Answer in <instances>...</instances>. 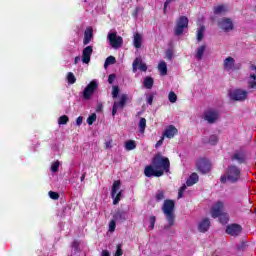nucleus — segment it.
<instances>
[{
    "label": "nucleus",
    "mask_w": 256,
    "mask_h": 256,
    "mask_svg": "<svg viewBox=\"0 0 256 256\" xmlns=\"http://www.w3.org/2000/svg\"><path fill=\"white\" fill-rule=\"evenodd\" d=\"M171 162L169 158L156 154L152 159V166L148 165L144 169L145 177H163L164 173H169Z\"/></svg>",
    "instance_id": "1"
},
{
    "label": "nucleus",
    "mask_w": 256,
    "mask_h": 256,
    "mask_svg": "<svg viewBox=\"0 0 256 256\" xmlns=\"http://www.w3.org/2000/svg\"><path fill=\"white\" fill-rule=\"evenodd\" d=\"M241 181V168L235 164L227 166L224 174L220 176V183L222 185H237Z\"/></svg>",
    "instance_id": "2"
},
{
    "label": "nucleus",
    "mask_w": 256,
    "mask_h": 256,
    "mask_svg": "<svg viewBox=\"0 0 256 256\" xmlns=\"http://www.w3.org/2000/svg\"><path fill=\"white\" fill-rule=\"evenodd\" d=\"M162 213L166 217L167 225L164 226L165 231H169L175 225V200L166 199L162 205Z\"/></svg>",
    "instance_id": "3"
},
{
    "label": "nucleus",
    "mask_w": 256,
    "mask_h": 256,
    "mask_svg": "<svg viewBox=\"0 0 256 256\" xmlns=\"http://www.w3.org/2000/svg\"><path fill=\"white\" fill-rule=\"evenodd\" d=\"M121 189V180H115L112 185L111 197L113 199V205H119V201H121L122 191ZM118 191V192H117Z\"/></svg>",
    "instance_id": "4"
},
{
    "label": "nucleus",
    "mask_w": 256,
    "mask_h": 256,
    "mask_svg": "<svg viewBox=\"0 0 256 256\" xmlns=\"http://www.w3.org/2000/svg\"><path fill=\"white\" fill-rule=\"evenodd\" d=\"M189 27V19L186 16H180L176 22L174 33L177 37L183 35V31Z\"/></svg>",
    "instance_id": "5"
},
{
    "label": "nucleus",
    "mask_w": 256,
    "mask_h": 256,
    "mask_svg": "<svg viewBox=\"0 0 256 256\" xmlns=\"http://www.w3.org/2000/svg\"><path fill=\"white\" fill-rule=\"evenodd\" d=\"M127 101H129V95L127 94H122L120 96V101H114L113 106H112V116L115 117L117 115V111L121 109H125V106L127 105Z\"/></svg>",
    "instance_id": "6"
},
{
    "label": "nucleus",
    "mask_w": 256,
    "mask_h": 256,
    "mask_svg": "<svg viewBox=\"0 0 256 256\" xmlns=\"http://www.w3.org/2000/svg\"><path fill=\"white\" fill-rule=\"evenodd\" d=\"M225 233L230 235V237H239L243 233V226L237 223L229 224L226 226Z\"/></svg>",
    "instance_id": "7"
},
{
    "label": "nucleus",
    "mask_w": 256,
    "mask_h": 256,
    "mask_svg": "<svg viewBox=\"0 0 256 256\" xmlns=\"http://www.w3.org/2000/svg\"><path fill=\"white\" fill-rule=\"evenodd\" d=\"M97 87H99V84H97V81L92 80L83 91V99L86 101L91 99L93 97V93L97 90Z\"/></svg>",
    "instance_id": "8"
},
{
    "label": "nucleus",
    "mask_w": 256,
    "mask_h": 256,
    "mask_svg": "<svg viewBox=\"0 0 256 256\" xmlns=\"http://www.w3.org/2000/svg\"><path fill=\"white\" fill-rule=\"evenodd\" d=\"M108 40L110 42L111 47H113V49H119V47L123 45V37L118 36L117 32H112L108 34Z\"/></svg>",
    "instance_id": "9"
},
{
    "label": "nucleus",
    "mask_w": 256,
    "mask_h": 256,
    "mask_svg": "<svg viewBox=\"0 0 256 256\" xmlns=\"http://www.w3.org/2000/svg\"><path fill=\"white\" fill-rule=\"evenodd\" d=\"M197 170L205 175L206 173H209L211 171V162L205 158H201L196 163Z\"/></svg>",
    "instance_id": "10"
},
{
    "label": "nucleus",
    "mask_w": 256,
    "mask_h": 256,
    "mask_svg": "<svg viewBox=\"0 0 256 256\" xmlns=\"http://www.w3.org/2000/svg\"><path fill=\"white\" fill-rule=\"evenodd\" d=\"M229 95L232 101H245V99H247L248 92L246 90L236 89L230 92Z\"/></svg>",
    "instance_id": "11"
},
{
    "label": "nucleus",
    "mask_w": 256,
    "mask_h": 256,
    "mask_svg": "<svg viewBox=\"0 0 256 256\" xmlns=\"http://www.w3.org/2000/svg\"><path fill=\"white\" fill-rule=\"evenodd\" d=\"M218 26L220 27V29H222V31H233V29H235V26L233 25V20H231L230 18H222L218 21Z\"/></svg>",
    "instance_id": "12"
},
{
    "label": "nucleus",
    "mask_w": 256,
    "mask_h": 256,
    "mask_svg": "<svg viewBox=\"0 0 256 256\" xmlns=\"http://www.w3.org/2000/svg\"><path fill=\"white\" fill-rule=\"evenodd\" d=\"M204 119L207 121V123L213 125V123H216L217 119H219V111L213 109L208 110L204 114Z\"/></svg>",
    "instance_id": "13"
},
{
    "label": "nucleus",
    "mask_w": 256,
    "mask_h": 256,
    "mask_svg": "<svg viewBox=\"0 0 256 256\" xmlns=\"http://www.w3.org/2000/svg\"><path fill=\"white\" fill-rule=\"evenodd\" d=\"M225 207V204L223 203V201H218L214 207L211 208V217H213V219H217V217L221 216L224 212H223V208Z\"/></svg>",
    "instance_id": "14"
},
{
    "label": "nucleus",
    "mask_w": 256,
    "mask_h": 256,
    "mask_svg": "<svg viewBox=\"0 0 256 256\" xmlns=\"http://www.w3.org/2000/svg\"><path fill=\"white\" fill-rule=\"evenodd\" d=\"M230 159L231 161H237L238 165H243L247 161V156L243 151H236L231 155Z\"/></svg>",
    "instance_id": "15"
},
{
    "label": "nucleus",
    "mask_w": 256,
    "mask_h": 256,
    "mask_svg": "<svg viewBox=\"0 0 256 256\" xmlns=\"http://www.w3.org/2000/svg\"><path fill=\"white\" fill-rule=\"evenodd\" d=\"M91 55H93V46H87L82 51V62L88 65L91 63Z\"/></svg>",
    "instance_id": "16"
},
{
    "label": "nucleus",
    "mask_w": 256,
    "mask_h": 256,
    "mask_svg": "<svg viewBox=\"0 0 256 256\" xmlns=\"http://www.w3.org/2000/svg\"><path fill=\"white\" fill-rule=\"evenodd\" d=\"M211 227V220L209 218H204L198 225V230L200 233H207Z\"/></svg>",
    "instance_id": "17"
},
{
    "label": "nucleus",
    "mask_w": 256,
    "mask_h": 256,
    "mask_svg": "<svg viewBox=\"0 0 256 256\" xmlns=\"http://www.w3.org/2000/svg\"><path fill=\"white\" fill-rule=\"evenodd\" d=\"M224 69L226 71H233L235 70V58L228 56L225 60H224Z\"/></svg>",
    "instance_id": "18"
},
{
    "label": "nucleus",
    "mask_w": 256,
    "mask_h": 256,
    "mask_svg": "<svg viewBox=\"0 0 256 256\" xmlns=\"http://www.w3.org/2000/svg\"><path fill=\"white\" fill-rule=\"evenodd\" d=\"M179 133V130L176 129L175 126L170 125L166 130L164 131V137H167V139H173L175 135Z\"/></svg>",
    "instance_id": "19"
},
{
    "label": "nucleus",
    "mask_w": 256,
    "mask_h": 256,
    "mask_svg": "<svg viewBox=\"0 0 256 256\" xmlns=\"http://www.w3.org/2000/svg\"><path fill=\"white\" fill-rule=\"evenodd\" d=\"M92 39H93V28L88 27L84 31L83 45H89V43H91Z\"/></svg>",
    "instance_id": "20"
},
{
    "label": "nucleus",
    "mask_w": 256,
    "mask_h": 256,
    "mask_svg": "<svg viewBox=\"0 0 256 256\" xmlns=\"http://www.w3.org/2000/svg\"><path fill=\"white\" fill-rule=\"evenodd\" d=\"M198 182H199V175H197V173L194 172L187 179L186 185L187 187H193V185H195Z\"/></svg>",
    "instance_id": "21"
},
{
    "label": "nucleus",
    "mask_w": 256,
    "mask_h": 256,
    "mask_svg": "<svg viewBox=\"0 0 256 256\" xmlns=\"http://www.w3.org/2000/svg\"><path fill=\"white\" fill-rule=\"evenodd\" d=\"M113 219L115 221H120V223H123L124 221H127V212L118 211L114 214Z\"/></svg>",
    "instance_id": "22"
},
{
    "label": "nucleus",
    "mask_w": 256,
    "mask_h": 256,
    "mask_svg": "<svg viewBox=\"0 0 256 256\" xmlns=\"http://www.w3.org/2000/svg\"><path fill=\"white\" fill-rule=\"evenodd\" d=\"M206 49H207L206 45H201L200 47L197 48L195 57L198 61H201V59H203V55Z\"/></svg>",
    "instance_id": "23"
},
{
    "label": "nucleus",
    "mask_w": 256,
    "mask_h": 256,
    "mask_svg": "<svg viewBox=\"0 0 256 256\" xmlns=\"http://www.w3.org/2000/svg\"><path fill=\"white\" fill-rule=\"evenodd\" d=\"M142 43H143V38L141 37V34L136 33L134 35V47L136 49H141Z\"/></svg>",
    "instance_id": "24"
},
{
    "label": "nucleus",
    "mask_w": 256,
    "mask_h": 256,
    "mask_svg": "<svg viewBox=\"0 0 256 256\" xmlns=\"http://www.w3.org/2000/svg\"><path fill=\"white\" fill-rule=\"evenodd\" d=\"M155 83V80H153V77L147 76L144 78V87L145 89H153V84Z\"/></svg>",
    "instance_id": "25"
},
{
    "label": "nucleus",
    "mask_w": 256,
    "mask_h": 256,
    "mask_svg": "<svg viewBox=\"0 0 256 256\" xmlns=\"http://www.w3.org/2000/svg\"><path fill=\"white\" fill-rule=\"evenodd\" d=\"M126 151H133V149H137V143L134 140H128L125 142Z\"/></svg>",
    "instance_id": "26"
},
{
    "label": "nucleus",
    "mask_w": 256,
    "mask_h": 256,
    "mask_svg": "<svg viewBox=\"0 0 256 256\" xmlns=\"http://www.w3.org/2000/svg\"><path fill=\"white\" fill-rule=\"evenodd\" d=\"M158 70L160 71V75H167V63L165 61L160 62L158 64Z\"/></svg>",
    "instance_id": "27"
},
{
    "label": "nucleus",
    "mask_w": 256,
    "mask_h": 256,
    "mask_svg": "<svg viewBox=\"0 0 256 256\" xmlns=\"http://www.w3.org/2000/svg\"><path fill=\"white\" fill-rule=\"evenodd\" d=\"M227 11V8L225 5H218L214 7V15H221V13H225Z\"/></svg>",
    "instance_id": "28"
},
{
    "label": "nucleus",
    "mask_w": 256,
    "mask_h": 256,
    "mask_svg": "<svg viewBox=\"0 0 256 256\" xmlns=\"http://www.w3.org/2000/svg\"><path fill=\"white\" fill-rule=\"evenodd\" d=\"M155 199L157 203H159L160 201H163L165 199V190H157L155 194Z\"/></svg>",
    "instance_id": "29"
},
{
    "label": "nucleus",
    "mask_w": 256,
    "mask_h": 256,
    "mask_svg": "<svg viewBox=\"0 0 256 256\" xmlns=\"http://www.w3.org/2000/svg\"><path fill=\"white\" fill-rule=\"evenodd\" d=\"M115 63H117L115 56H109L105 60L104 67H105V69H107L108 65H115Z\"/></svg>",
    "instance_id": "30"
},
{
    "label": "nucleus",
    "mask_w": 256,
    "mask_h": 256,
    "mask_svg": "<svg viewBox=\"0 0 256 256\" xmlns=\"http://www.w3.org/2000/svg\"><path fill=\"white\" fill-rule=\"evenodd\" d=\"M218 217H219V221H220V223H222V225H227L229 223V214L222 213Z\"/></svg>",
    "instance_id": "31"
},
{
    "label": "nucleus",
    "mask_w": 256,
    "mask_h": 256,
    "mask_svg": "<svg viewBox=\"0 0 256 256\" xmlns=\"http://www.w3.org/2000/svg\"><path fill=\"white\" fill-rule=\"evenodd\" d=\"M147 127V119L140 118L139 131L140 133H145V128Z\"/></svg>",
    "instance_id": "32"
},
{
    "label": "nucleus",
    "mask_w": 256,
    "mask_h": 256,
    "mask_svg": "<svg viewBox=\"0 0 256 256\" xmlns=\"http://www.w3.org/2000/svg\"><path fill=\"white\" fill-rule=\"evenodd\" d=\"M205 33V26H200V28L197 31V41H203Z\"/></svg>",
    "instance_id": "33"
},
{
    "label": "nucleus",
    "mask_w": 256,
    "mask_h": 256,
    "mask_svg": "<svg viewBox=\"0 0 256 256\" xmlns=\"http://www.w3.org/2000/svg\"><path fill=\"white\" fill-rule=\"evenodd\" d=\"M67 81L70 85H74L77 82V78H75V74L73 72H68Z\"/></svg>",
    "instance_id": "34"
},
{
    "label": "nucleus",
    "mask_w": 256,
    "mask_h": 256,
    "mask_svg": "<svg viewBox=\"0 0 256 256\" xmlns=\"http://www.w3.org/2000/svg\"><path fill=\"white\" fill-rule=\"evenodd\" d=\"M67 123H69V116L63 115L59 117L58 125H67Z\"/></svg>",
    "instance_id": "35"
},
{
    "label": "nucleus",
    "mask_w": 256,
    "mask_h": 256,
    "mask_svg": "<svg viewBox=\"0 0 256 256\" xmlns=\"http://www.w3.org/2000/svg\"><path fill=\"white\" fill-rule=\"evenodd\" d=\"M139 63H141V58H135L132 64L133 73H137V67H139Z\"/></svg>",
    "instance_id": "36"
},
{
    "label": "nucleus",
    "mask_w": 256,
    "mask_h": 256,
    "mask_svg": "<svg viewBox=\"0 0 256 256\" xmlns=\"http://www.w3.org/2000/svg\"><path fill=\"white\" fill-rule=\"evenodd\" d=\"M208 143L210 145H217V143H219V137H217V135H211L208 140Z\"/></svg>",
    "instance_id": "37"
},
{
    "label": "nucleus",
    "mask_w": 256,
    "mask_h": 256,
    "mask_svg": "<svg viewBox=\"0 0 256 256\" xmlns=\"http://www.w3.org/2000/svg\"><path fill=\"white\" fill-rule=\"evenodd\" d=\"M168 101H170V103H177V94L171 91L168 95Z\"/></svg>",
    "instance_id": "38"
},
{
    "label": "nucleus",
    "mask_w": 256,
    "mask_h": 256,
    "mask_svg": "<svg viewBox=\"0 0 256 256\" xmlns=\"http://www.w3.org/2000/svg\"><path fill=\"white\" fill-rule=\"evenodd\" d=\"M97 121V114L93 113L87 118L88 125H93V123Z\"/></svg>",
    "instance_id": "39"
},
{
    "label": "nucleus",
    "mask_w": 256,
    "mask_h": 256,
    "mask_svg": "<svg viewBox=\"0 0 256 256\" xmlns=\"http://www.w3.org/2000/svg\"><path fill=\"white\" fill-rule=\"evenodd\" d=\"M119 97V86H113L112 88V98L117 99Z\"/></svg>",
    "instance_id": "40"
},
{
    "label": "nucleus",
    "mask_w": 256,
    "mask_h": 256,
    "mask_svg": "<svg viewBox=\"0 0 256 256\" xmlns=\"http://www.w3.org/2000/svg\"><path fill=\"white\" fill-rule=\"evenodd\" d=\"M114 256H123V246L121 244L116 246V252Z\"/></svg>",
    "instance_id": "41"
},
{
    "label": "nucleus",
    "mask_w": 256,
    "mask_h": 256,
    "mask_svg": "<svg viewBox=\"0 0 256 256\" xmlns=\"http://www.w3.org/2000/svg\"><path fill=\"white\" fill-rule=\"evenodd\" d=\"M149 221H150L149 229H151V230L155 229V223H156V221H157V217H155V216H150Z\"/></svg>",
    "instance_id": "42"
},
{
    "label": "nucleus",
    "mask_w": 256,
    "mask_h": 256,
    "mask_svg": "<svg viewBox=\"0 0 256 256\" xmlns=\"http://www.w3.org/2000/svg\"><path fill=\"white\" fill-rule=\"evenodd\" d=\"M48 195H49L50 199H53L54 201H57V199H59L58 192L49 191Z\"/></svg>",
    "instance_id": "43"
},
{
    "label": "nucleus",
    "mask_w": 256,
    "mask_h": 256,
    "mask_svg": "<svg viewBox=\"0 0 256 256\" xmlns=\"http://www.w3.org/2000/svg\"><path fill=\"white\" fill-rule=\"evenodd\" d=\"M116 220H111L109 223V231L110 233H113L115 231V227H117V223L115 222Z\"/></svg>",
    "instance_id": "44"
},
{
    "label": "nucleus",
    "mask_w": 256,
    "mask_h": 256,
    "mask_svg": "<svg viewBox=\"0 0 256 256\" xmlns=\"http://www.w3.org/2000/svg\"><path fill=\"white\" fill-rule=\"evenodd\" d=\"M138 66L139 71H143L144 73L147 71V64L143 63L142 60H140Z\"/></svg>",
    "instance_id": "45"
},
{
    "label": "nucleus",
    "mask_w": 256,
    "mask_h": 256,
    "mask_svg": "<svg viewBox=\"0 0 256 256\" xmlns=\"http://www.w3.org/2000/svg\"><path fill=\"white\" fill-rule=\"evenodd\" d=\"M51 171L53 173H57V171H59V161H56L51 165Z\"/></svg>",
    "instance_id": "46"
},
{
    "label": "nucleus",
    "mask_w": 256,
    "mask_h": 256,
    "mask_svg": "<svg viewBox=\"0 0 256 256\" xmlns=\"http://www.w3.org/2000/svg\"><path fill=\"white\" fill-rule=\"evenodd\" d=\"M247 249V243L246 242H241L237 246V251H245Z\"/></svg>",
    "instance_id": "47"
},
{
    "label": "nucleus",
    "mask_w": 256,
    "mask_h": 256,
    "mask_svg": "<svg viewBox=\"0 0 256 256\" xmlns=\"http://www.w3.org/2000/svg\"><path fill=\"white\" fill-rule=\"evenodd\" d=\"M170 3H173V0H166L165 1L164 8H163L164 15H167V7H169Z\"/></svg>",
    "instance_id": "48"
},
{
    "label": "nucleus",
    "mask_w": 256,
    "mask_h": 256,
    "mask_svg": "<svg viewBox=\"0 0 256 256\" xmlns=\"http://www.w3.org/2000/svg\"><path fill=\"white\" fill-rule=\"evenodd\" d=\"M248 87L249 89H256V80H249Z\"/></svg>",
    "instance_id": "49"
},
{
    "label": "nucleus",
    "mask_w": 256,
    "mask_h": 256,
    "mask_svg": "<svg viewBox=\"0 0 256 256\" xmlns=\"http://www.w3.org/2000/svg\"><path fill=\"white\" fill-rule=\"evenodd\" d=\"M83 124V116H79L77 119H76V125L78 127H81V125Z\"/></svg>",
    "instance_id": "50"
},
{
    "label": "nucleus",
    "mask_w": 256,
    "mask_h": 256,
    "mask_svg": "<svg viewBox=\"0 0 256 256\" xmlns=\"http://www.w3.org/2000/svg\"><path fill=\"white\" fill-rule=\"evenodd\" d=\"M115 74H110L108 76V83H110V85H112L113 81H115Z\"/></svg>",
    "instance_id": "51"
},
{
    "label": "nucleus",
    "mask_w": 256,
    "mask_h": 256,
    "mask_svg": "<svg viewBox=\"0 0 256 256\" xmlns=\"http://www.w3.org/2000/svg\"><path fill=\"white\" fill-rule=\"evenodd\" d=\"M153 99H154L153 94H150V95L147 97V103H148V105H153Z\"/></svg>",
    "instance_id": "52"
},
{
    "label": "nucleus",
    "mask_w": 256,
    "mask_h": 256,
    "mask_svg": "<svg viewBox=\"0 0 256 256\" xmlns=\"http://www.w3.org/2000/svg\"><path fill=\"white\" fill-rule=\"evenodd\" d=\"M163 141H165V138L161 137V139L155 144L156 149H158V147H161V145H163Z\"/></svg>",
    "instance_id": "53"
},
{
    "label": "nucleus",
    "mask_w": 256,
    "mask_h": 256,
    "mask_svg": "<svg viewBox=\"0 0 256 256\" xmlns=\"http://www.w3.org/2000/svg\"><path fill=\"white\" fill-rule=\"evenodd\" d=\"M166 57H167V59H173V51L168 50V51L166 52Z\"/></svg>",
    "instance_id": "54"
},
{
    "label": "nucleus",
    "mask_w": 256,
    "mask_h": 256,
    "mask_svg": "<svg viewBox=\"0 0 256 256\" xmlns=\"http://www.w3.org/2000/svg\"><path fill=\"white\" fill-rule=\"evenodd\" d=\"M187 190V185L183 184L180 188L179 191L182 193H185V191Z\"/></svg>",
    "instance_id": "55"
},
{
    "label": "nucleus",
    "mask_w": 256,
    "mask_h": 256,
    "mask_svg": "<svg viewBox=\"0 0 256 256\" xmlns=\"http://www.w3.org/2000/svg\"><path fill=\"white\" fill-rule=\"evenodd\" d=\"M80 61H81V57L76 56V57L74 58V64H75V65H77V63H79Z\"/></svg>",
    "instance_id": "56"
},
{
    "label": "nucleus",
    "mask_w": 256,
    "mask_h": 256,
    "mask_svg": "<svg viewBox=\"0 0 256 256\" xmlns=\"http://www.w3.org/2000/svg\"><path fill=\"white\" fill-rule=\"evenodd\" d=\"M102 256H110V254L107 250H103L102 251Z\"/></svg>",
    "instance_id": "57"
},
{
    "label": "nucleus",
    "mask_w": 256,
    "mask_h": 256,
    "mask_svg": "<svg viewBox=\"0 0 256 256\" xmlns=\"http://www.w3.org/2000/svg\"><path fill=\"white\" fill-rule=\"evenodd\" d=\"M250 79H251V81H256V75L255 74H251L250 75Z\"/></svg>",
    "instance_id": "58"
},
{
    "label": "nucleus",
    "mask_w": 256,
    "mask_h": 256,
    "mask_svg": "<svg viewBox=\"0 0 256 256\" xmlns=\"http://www.w3.org/2000/svg\"><path fill=\"white\" fill-rule=\"evenodd\" d=\"M102 109H103V104H99L96 111H102Z\"/></svg>",
    "instance_id": "59"
},
{
    "label": "nucleus",
    "mask_w": 256,
    "mask_h": 256,
    "mask_svg": "<svg viewBox=\"0 0 256 256\" xmlns=\"http://www.w3.org/2000/svg\"><path fill=\"white\" fill-rule=\"evenodd\" d=\"M85 177H87V173H84L82 176H81V178H80V181H85Z\"/></svg>",
    "instance_id": "60"
},
{
    "label": "nucleus",
    "mask_w": 256,
    "mask_h": 256,
    "mask_svg": "<svg viewBox=\"0 0 256 256\" xmlns=\"http://www.w3.org/2000/svg\"><path fill=\"white\" fill-rule=\"evenodd\" d=\"M183 197V192H181L180 190H179V192H178V199H181Z\"/></svg>",
    "instance_id": "61"
},
{
    "label": "nucleus",
    "mask_w": 256,
    "mask_h": 256,
    "mask_svg": "<svg viewBox=\"0 0 256 256\" xmlns=\"http://www.w3.org/2000/svg\"><path fill=\"white\" fill-rule=\"evenodd\" d=\"M111 148V142H106V149Z\"/></svg>",
    "instance_id": "62"
},
{
    "label": "nucleus",
    "mask_w": 256,
    "mask_h": 256,
    "mask_svg": "<svg viewBox=\"0 0 256 256\" xmlns=\"http://www.w3.org/2000/svg\"><path fill=\"white\" fill-rule=\"evenodd\" d=\"M79 245V243L77 241L73 242V247H77Z\"/></svg>",
    "instance_id": "63"
}]
</instances>
